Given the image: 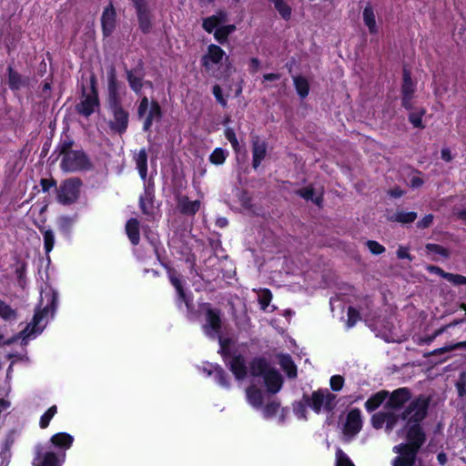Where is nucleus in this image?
Wrapping results in <instances>:
<instances>
[{"label": "nucleus", "instance_id": "nucleus-6", "mask_svg": "<svg viewBox=\"0 0 466 466\" xmlns=\"http://www.w3.org/2000/svg\"><path fill=\"white\" fill-rule=\"evenodd\" d=\"M72 142H63L60 146V154L63 156L60 167L65 172H76L90 167V162L82 150H72Z\"/></svg>", "mask_w": 466, "mask_h": 466}, {"label": "nucleus", "instance_id": "nucleus-60", "mask_svg": "<svg viewBox=\"0 0 466 466\" xmlns=\"http://www.w3.org/2000/svg\"><path fill=\"white\" fill-rule=\"evenodd\" d=\"M260 66V62L258 58H251L249 61V71L251 73H256Z\"/></svg>", "mask_w": 466, "mask_h": 466}, {"label": "nucleus", "instance_id": "nucleus-34", "mask_svg": "<svg viewBox=\"0 0 466 466\" xmlns=\"http://www.w3.org/2000/svg\"><path fill=\"white\" fill-rule=\"evenodd\" d=\"M298 195L303 198L306 200H311L318 206H320L322 201L321 194L315 197L314 189L310 187H303L297 191Z\"/></svg>", "mask_w": 466, "mask_h": 466}, {"label": "nucleus", "instance_id": "nucleus-50", "mask_svg": "<svg viewBox=\"0 0 466 466\" xmlns=\"http://www.w3.org/2000/svg\"><path fill=\"white\" fill-rule=\"evenodd\" d=\"M360 319L359 312L352 307H350L348 309V321L347 325L349 328H351L355 325V323Z\"/></svg>", "mask_w": 466, "mask_h": 466}, {"label": "nucleus", "instance_id": "nucleus-42", "mask_svg": "<svg viewBox=\"0 0 466 466\" xmlns=\"http://www.w3.org/2000/svg\"><path fill=\"white\" fill-rule=\"evenodd\" d=\"M56 413V406L50 407L40 418L39 425L42 429H46L48 425L52 418Z\"/></svg>", "mask_w": 466, "mask_h": 466}, {"label": "nucleus", "instance_id": "nucleus-64", "mask_svg": "<svg viewBox=\"0 0 466 466\" xmlns=\"http://www.w3.org/2000/svg\"><path fill=\"white\" fill-rule=\"evenodd\" d=\"M144 233H145V236L149 239L150 244L155 247L156 243L157 241V237L154 234L147 233V230H145Z\"/></svg>", "mask_w": 466, "mask_h": 466}, {"label": "nucleus", "instance_id": "nucleus-45", "mask_svg": "<svg viewBox=\"0 0 466 466\" xmlns=\"http://www.w3.org/2000/svg\"><path fill=\"white\" fill-rule=\"evenodd\" d=\"M225 137L231 144L233 149L238 152L240 149L239 143L238 141L237 136L232 128H227L225 130Z\"/></svg>", "mask_w": 466, "mask_h": 466}, {"label": "nucleus", "instance_id": "nucleus-35", "mask_svg": "<svg viewBox=\"0 0 466 466\" xmlns=\"http://www.w3.org/2000/svg\"><path fill=\"white\" fill-rule=\"evenodd\" d=\"M16 311L0 299V318L5 321H12L16 319Z\"/></svg>", "mask_w": 466, "mask_h": 466}, {"label": "nucleus", "instance_id": "nucleus-5", "mask_svg": "<svg viewBox=\"0 0 466 466\" xmlns=\"http://www.w3.org/2000/svg\"><path fill=\"white\" fill-rule=\"evenodd\" d=\"M56 299V292L50 289L41 292L40 309L35 311L32 322L27 324L19 333V338L25 344L44 330L48 315L50 314L51 317L54 315Z\"/></svg>", "mask_w": 466, "mask_h": 466}, {"label": "nucleus", "instance_id": "nucleus-20", "mask_svg": "<svg viewBox=\"0 0 466 466\" xmlns=\"http://www.w3.org/2000/svg\"><path fill=\"white\" fill-rule=\"evenodd\" d=\"M139 207L142 212L147 216H153L155 213L154 207V192L153 189L147 186L145 188L143 195H141L139 199Z\"/></svg>", "mask_w": 466, "mask_h": 466}, {"label": "nucleus", "instance_id": "nucleus-51", "mask_svg": "<svg viewBox=\"0 0 466 466\" xmlns=\"http://www.w3.org/2000/svg\"><path fill=\"white\" fill-rule=\"evenodd\" d=\"M21 85V79L18 74L9 68V86L13 89L19 88Z\"/></svg>", "mask_w": 466, "mask_h": 466}, {"label": "nucleus", "instance_id": "nucleus-13", "mask_svg": "<svg viewBox=\"0 0 466 466\" xmlns=\"http://www.w3.org/2000/svg\"><path fill=\"white\" fill-rule=\"evenodd\" d=\"M168 277H169L170 282L172 283V285L174 286V288L177 290V306L181 307L182 304H185V307L187 308V311H191L192 310L191 299H190L189 296H187L186 294L185 290L183 289L181 280L177 277V273L174 270L170 269V270H168Z\"/></svg>", "mask_w": 466, "mask_h": 466}, {"label": "nucleus", "instance_id": "nucleus-29", "mask_svg": "<svg viewBox=\"0 0 466 466\" xmlns=\"http://www.w3.org/2000/svg\"><path fill=\"white\" fill-rule=\"evenodd\" d=\"M271 299H272V294L269 289H259L258 291V303H259L262 310H264V311H273L274 310V309H275L274 307L269 309V303H270Z\"/></svg>", "mask_w": 466, "mask_h": 466}, {"label": "nucleus", "instance_id": "nucleus-57", "mask_svg": "<svg viewBox=\"0 0 466 466\" xmlns=\"http://www.w3.org/2000/svg\"><path fill=\"white\" fill-rule=\"evenodd\" d=\"M397 257L400 259L407 258L410 261L412 260V257L410 256V254L409 252V248H406V247H402V246L398 248V250H397Z\"/></svg>", "mask_w": 466, "mask_h": 466}, {"label": "nucleus", "instance_id": "nucleus-56", "mask_svg": "<svg viewBox=\"0 0 466 466\" xmlns=\"http://www.w3.org/2000/svg\"><path fill=\"white\" fill-rule=\"evenodd\" d=\"M433 221V216L431 214L423 217L417 224L418 228H425L431 225Z\"/></svg>", "mask_w": 466, "mask_h": 466}, {"label": "nucleus", "instance_id": "nucleus-2", "mask_svg": "<svg viewBox=\"0 0 466 466\" xmlns=\"http://www.w3.org/2000/svg\"><path fill=\"white\" fill-rule=\"evenodd\" d=\"M202 311L205 315V323L203 324L204 333L210 339H218L219 342V353L227 362L230 370L237 380H243L247 376V368L245 360L240 355L230 356L229 347L231 339L220 336L221 319L220 312L212 309L209 304L202 306Z\"/></svg>", "mask_w": 466, "mask_h": 466}, {"label": "nucleus", "instance_id": "nucleus-30", "mask_svg": "<svg viewBox=\"0 0 466 466\" xmlns=\"http://www.w3.org/2000/svg\"><path fill=\"white\" fill-rule=\"evenodd\" d=\"M388 392L381 390L372 397H370L366 402L365 407L369 411L375 410L387 398Z\"/></svg>", "mask_w": 466, "mask_h": 466}, {"label": "nucleus", "instance_id": "nucleus-40", "mask_svg": "<svg viewBox=\"0 0 466 466\" xmlns=\"http://www.w3.org/2000/svg\"><path fill=\"white\" fill-rule=\"evenodd\" d=\"M336 466H355L349 456L339 448L336 451Z\"/></svg>", "mask_w": 466, "mask_h": 466}, {"label": "nucleus", "instance_id": "nucleus-7", "mask_svg": "<svg viewBox=\"0 0 466 466\" xmlns=\"http://www.w3.org/2000/svg\"><path fill=\"white\" fill-rule=\"evenodd\" d=\"M228 14L218 10L216 14L203 19L202 27L208 33H213L214 38L220 44H225L230 34L236 31L235 25H224Z\"/></svg>", "mask_w": 466, "mask_h": 466}, {"label": "nucleus", "instance_id": "nucleus-38", "mask_svg": "<svg viewBox=\"0 0 466 466\" xmlns=\"http://www.w3.org/2000/svg\"><path fill=\"white\" fill-rule=\"evenodd\" d=\"M274 4L275 8L278 10L279 15L286 20L289 19L291 15L290 7L283 0H271Z\"/></svg>", "mask_w": 466, "mask_h": 466}, {"label": "nucleus", "instance_id": "nucleus-39", "mask_svg": "<svg viewBox=\"0 0 466 466\" xmlns=\"http://www.w3.org/2000/svg\"><path fill=\"white\" fill-rule=\"evenodd\" d=\"M279 403L277 401H271L268 402L263 409H262V414L264 418L270 419L273 416L277 415V413L279 410Z\"/></svg>", "mask_w": 466, "mask_h": 466}, {"label": "nucleus", "instance_id": "nucleus-11", "mask_svg": "<svg viewBox=\"0 0 466 466\" xmlns=\"http://www.w3.org/2000/svg\"><path fill=\"white\" fill-rule=\"evenodd\" d=\"M110 111L113 116V119L110 120L109 126L111 129L123 133L126 131L128 123V115L127 113L121 107L119 102L111 103L110 104Z\"/></svg>", "mask_w": 466, "mask_h": 466}, {"label": "nucleus", "instance_id": "nucleus-19", "mask_svg": "<svg viewBox=\"0 0 466 466\" xmlns=\"http://www.w3.org/2000/svg\"><path fill=\"white\" fill-rule=\"evenodd\" d=\"M116 11L112 5H109L103 12L101 17L102 28L105 35H110L116 27Z\"/></svg>", "mask_w": 466, "mask_h": 466}, {"label": "nucleus", "instance_id": "nucleus-58", "mask_svg": "<svg viewBox=\"0 0 466 466\" xmlns=\"http://www.w3.org/2000/svg\"><path fill=\"white\" fill-rule=\"evenodd\" d=\"M423 184V180L422 178L418 176V175H414L411 178H410V186L413 188H418L420 187H421Z\"/></svg>", "mask_w": 466, "mask_h": 466}, {"label": "nucleus", "instance_id": "nucleus-53", "mask_svg": "<svg viewBox=\"0 0 466 466\" xmlns=\"http://www.w3.org/2000/svg\"><path fill=\"white\" fill-rule=\"evenodd\" d=\"M200 207L199 201H189L183 205V211L187 214H195Z\"/></svg>", "mask_w": 466, "mask_h": 466}, {"label": "nucleus", "instance_id": "nucleus-18", "mask_svg": "<svg viewBox=\"0 0 466 466\" xmlns=\"http://www.w3.org/2000/svg\"><path fill=\"white\" fill-rule=\"evenodd\" d=\"M410 399V390L406 388H400L391 393L388 400L387 406L397 410L401 408Z\"/></svg>", "mask_w": 466, "mask_h": 466}, {"label": "nucleus", "instance_id": "nucleus-27", "mask_svg": "<svg viewBox=\"0 0 466 466\" xmlns=\"http://www.w3.org/2000/svg\"><path fill=\"white\" fill-rule=\"evenodd\" d=\"M279 365L284 371H286L287 375L290 378H295L297 376V368L289 355H280Z\"/></svg>", "mask_w": 466, "mask_h": 466}, {"label": "nucleus", "instance_id": "nucleus-32", "mask_svg": "<svg viewBox=\"0 0 466 466\" xmlns=\"http://www.w3.org/2000/svg\"><path fill=\"white\" fill-rule=\"evenodd\" d=\"M127 81H128V84H129L131 89L134 92H136L137 94H138L141 91V89L144 86V85L151 86L150 83L144 82L143 79L140 76L135 75L131 71L127 72Z\"/></svg>", "mask_w": 466, "mask_h": 466}, {"label": "nucleus", "instance_id": "nucleus-24", "mask_svg": "<svg viewBox=\"0 0 466 466\" xmlns=\"http://www.w3.org/2000/svg\"><path fill=\"white\" fill-rule=\"evenodd\" d=\"M161 117V108L157 102L152 101L150 103V108L145 116L143 125L144 130L147 131L155 120H159Z\"/></svg>", "mask_w": 466, "mask_h": 466}, {"label": "nucleus", "instance_id": "nucleus-17", "mask_svg": "<svg viewBox=\"0 0 466 466\" xmlns=\"http://www.w3.org/2000/svg\"><path fill=\"white\" fill-rule=\"evenodd\" d=\"M252 166L254 168H258L267 155L266 141L260 139L258 137H254L252 138Z\"/></svg>", "mask_w": 466, "mask_h": 466}, {"label": "nucleus", "instance_id": "nucleus-25", "mask_svg": "<svg viewBox=\"0 0 466 466\" xmlns=\"http://www.w3.org/2000/svg\"><path fill=\"white\" fill-rule=\"evenodd\" d=\"M118 89L119 86L116 76V70L114 67L110 68L108 72V92H109V104L117 103L118 101Z\"/></svg>", "mask_w": 466, "mask_h": 466}, {"label": "nucleus", "instance_id": "nucleus-3", "mask_svg": "<svg viewBox=\"0 0 466 466\" xmlns=\"http://www.w3.org/2000/svg\"><path fill=\"white\" fill-rule=\"evenodd\" d=\"M249 375L251 377V386L246 391L247 400L252 407L260 409L263 402V394L260 390L257 389V384L264 382L268 391L276 393L282 387V378L277 370L271 369L261 359L254 360L251 362Z\"/></svg>", "mask_w": 466, "mask_h": 466}, {"label": "nucleus", "instance_id": "nucleus-21", "mask_svg": "<svg viewBox=\"0 0 466 466\" xmlns=\"http://www.w3.org/2000/svg\"><path fill=\"white\" fill-rule=\"evenodd\" d=\"M399 418L391 412H380L373 416L372 422L375 428H381L384 424L387 430H391Z\"/></svg>", "mask_w": 466, "mask_h": 466}, {"label": "nucleus", "instance_id": "nucleus-44", "mask_svg": "<svg viewBox=\"0 0 466 466\" xmlns=\"http://www.w3.org/2000/svg\"><path fill=\"white\" fill-rule=\"evenodd\" d=\"M425 114V110L421 109L419 112L410 113L409 116L410 122L413 125L414 127L422 128V116Z\"/></svg>", "mask_w": 466, "mask_h": 466}, {"label": "nucleus", "instance_id": "nucleus-14", "mask_svg": "<svg viewBox=\"0 0 466 466\" xmlns=\"http://www.w3.org/2000/svg\"><path fill=\"white\" fill-rule=\"evenodd\" d=\"M415 92V85L411 80L410 74L408 70H403V84L401 87V93H402V106L407 108L410 109L411 100L413 97V94Z\"/></svg>", "mask_w": 466, "mask_h": 466}, {"label": "nucleus", "instance_id": "nucleus-8", "mask_svg": "<svg viewBox=\"0 0 466 466\" xmlns=\"http://www.w3.org/2000/svg\"><path fill=\"white\" fill-rule=\"evenodd\" d=\"M308 406L316 413H329L337 405L336 395L328 389L315 390L310 396L304 397Z\"/></svg>", "mask_w": 466, "mask_h": 466}, {"label": "nucleus", "instance_id": "nucleus-4", "mask_svg": "<svg viewBox=\"0 0 466 466\" xmlns=\"http://www.w3.org/2000/svg\"><path fill=\"white\" fill-rule=\"evenodd\" d=\"M73 441V436L66 432L53 435L47 444L36 447L33 466H62L66 451L72 446Z\"/></svg>", "mask_w": 466, "mask_h": 466}, {"label": "nucleus", "instance_id": "nucleus-23", "mask_svg": "<svg viewBox=\"0 0 466 466\" xmlns=\"http://www.w3.org/2000/svg\"><path fill=\"white\" fill-rule=\"evenodd\" d=\"M204 371L208 376H214L215 380L222 387L228 388L229 384L227 380V375L223 369L217 364H209L208 368H205Z\"/></svg>", "mask_w": 466, "mask_h": 466}, {"label": "nucleus", "instance_id": "nucleus-43", "mask_svg": "<svg viewBox=\"0 0 466 466\" xmlns=\"http://www.w3.org/2000/svg\"><path fill=\"white\" fill-rule=\"evenodd\" d=\"M45 250L48 254L54 248L55 236L52 230L45 229L43 231Z\"/></svg>", "mask_w": 466, "mask_h": 466}, {"label": "nucleus", "instance_id": "nucleus-48", "mask_svg": "<svg viewBox=\"0 0 466 466\" xmlns=\"http://www.w3.org/2000/svg\"><path fill=\"white\" fill-rule=\"evenodd\" d=\"M366 245L369 250L374 255H380L385 251V248L377 241L369 240Z\"/></svg>", "mask_w": 466, "mask_h": 466}, {"label": "nucleus", "instance_id": "nucleus-63", "mask_svg": "<svg viewBox=\"0 0 466 466\" xmlns=\"http://www.w3.org/2000/svg\"><path fill=\"white\" fill-rule=\"evenodd\" d=\"M41 186H42V188L44 191H47L49 190L50 187H52L53 186H55V183L47 180V179H42L41 180Z\"/></svg>", "mask_w": 466, "mask_h": 466}, {"label": "nucleus", "instance_id": "nucleus-46", "mask_svg": "<svg viewBox=\"0 0 466 466\" xmlns=\"http://www.w3.org/2000/svg\"><path fill=\"white\" fill-rule=\"evenodd\" d=\"M445 279L456 286L466 285V277L462 275L447 273Z\"/></svg>", "mask_w": 466, "mask_h": 466}, {"label": "nucleus", "instance_id": "nucleus-62", "mask_svg": "<svg viewBox=\"0 0 466 466\" xmlns=\"http://www.w3.org/2000/svg\"><path fill=\"white\" fill-rule=\"evenodd\" d=\"M279 77H280V76L279 74H273V73L265 74L263 76V79L265 81H275V80H279Z\"/></svg>", "mask_w": 466, "mask_h": 466}, {"label": "nucleus", "instance_id": "nucleus-22", "mask_svg": "<svg viewBox=\"0 0 466 466\" xmlns=\"http://www.w3.org/2000/svg\"><path fill=\"white\" fill-rule=\"evenodd\" d=\"M362 18L364 25L368 27L370 35H377L379 27L376 22V14L374 8L368 4L362 12Z\"/></svg>", "mask_w": 466, "mask_h": 466}, {"label": "nucleus", "instance_id": "nucleus-16", "mask_svg": "<svg viewBox=\"0 0 466 466\" xmlns=\"http://www.w3.org/2000/svg\"><path fill=\"white\" fill-rule=\"evenodd\" d=\"M98 106V98L95 92L86 95L83 97L80 103L76 106V110L79 114L89 116L95 112Z\"/></svg>", "mask_w": 466, "mask_h": 466}, {"label": "nucleus", "instance_id": "nucleus-52", "mask_svg": "<svg viewBox=\"0 0 466 466\" xmlns=\"http://www.w3.org/2000/svg\"><path fill=\"white\" fill-rule=\"evenodd\" d=\"M458 393L461 397L466 394V373L462 372L460 375V380L456 383Z\"/></svg>", "mask_w": 466, "mask_h": 466}, {"label": "nucleus", "instance_id": "nucleus-33", "mask_svg": "<svg viewBox=\"0 0 466 466\" xmlns=\"http://www.w3.org/2000/svg\"><path fill=\"white\" fill-rule=\"evenodd\" d=\"M295 88L297 93L301 98L306 97L309 95V82L305 77L294 76L293 77Z\"/></svg>", "mask_w": 466, "mask_h": 466}, {"label": "nucleus", "instance_id": "nucleus-26", "mask_svg": "<svg viewBox=\"0 0 466 466\" xmlns=\"http://www.w3.org/2000/svg\"><path fill=\"white\" fill-rule=\"evenodd\" d=\"M127 235L133 245L139 243V223L136 218H130L126 224Z\"/></svg>", "mask_w": 466, "mask_h": 466}, {"label": "nucleus", "instance_id": "nucleus-47", "mask_svg": "<svg viewBox=\"0 0 466 466\" xmlns=\"http://www.w3.org/2000/svg\"><path fill=\"white\" fill-rule=\"evenodd\" d=\"M330 388L334 391H339L342 389L344 385V379L340 375H334L329 380Z\"/></svg>", "mask_w": 466, "mask_h": 466}, {"label": "nucleus", "instance_id": "nucleus-41", "mask_svg": "<svg viewBox=\"0 0 466 466\" xmlns=\"http://www.w3.org/2000/svg\"><path fill=\"white\" fill-rule=\"evenodd\" d=\"M307 401L304 399V402L299 401L293 404V411L298 419L299 420H306L307 416Z\"/></svg>", "mask_w": 466, "mask_h": 466}, {"label": "nucleus", "instance_id": "nucleus-49", "mask_svg": "<svg viewBox=\"0 0 466 466\" xmlns=\"http://www.w3.org/2000/svg\"><path fill=\"white\" fill-rule=\"evenodd\" d=\"M150 108V104L147 96H144L137 108V115L139 117H145Z\"/></svg>", "mask_w": 466, "mask_h": 466}, {"label": "nucleus", "instance_id": "nucleus-31", "mask_svg": "<svg viewBox=\"0 0 466 466\" xmlns=\"http://www.w3.org/2000/svg\"><path fill=\"white\" fill-rule=\"evenodd\" d=\"M416 218H417L416 212H413V211L406 212L403 210H400V211H397L396 213H394L390 217V219L393 221L401 223V224H406V223L413 222L416 219Z\"/></svg>", "mask_w": 466, "mask_h": 466}, {"label": "nucleus", "instance_id": "nucleus-54", "mask_svg": "<svg viewBox=\"0 0 466 466\" xmlns=\"http://www.w3.org/2000/svg\"><path fill=\"white\" fill-rule=\"evenodd\" d=\"M213 95L216 100L222 106H227V99L222 95V89L219 86L216 85L213 86Z\"/></svg>", "mask_w": 466, "mask_h": 466}, {"label": "nucleus", "instance_id": "nucleus-1", "mask_svg": "<svg viewBox=\"0 0 466 466\" xmlns=\"http://www.w3.org/2000/svg\"><path fill=\"white\" fill-rule=\"evenodd\" d=\"M429 407V399L420 396L413 400L401 414V420L405 422L408 443L400 444L393 448L398 453L392 466H401V461L410 465L414 461V456L424 441V434L420 422L425 418Z\"/></svg>", "mask_w": 466, "mask_h": 466}, {"label": "nucleus", "instance_id": "nucleus-61", "mask_svg": "<svg viewBox=\"0 0 466 466\" xmlns=\"http://www.w3.org/2000/svg\"><path fill=\"white\" fill-rule=\"evenodd\" d=\"M441 158L446 162H450L452 159L450 149L443 148L441 150Z\"/></svg>", "mask_w": 466, "mask_h": 466}, {"label": "nucleus", "instance_id": "nucleus-36", "mask_svg": "<svg viewBox=\"0 0 466 466\" xmlns=\"http://www.w3.org/2000/svg\"><path fill=\"white\" fill-rule=\"evenodd\" d=\"M228 156V152L221 147H217L209 156V161L214 165H222Z\"/></svg>", "mask_w": 466, "mask_h": 466}, {"label": "nucleus", "instance_id": "nucleus-28", "mask_svg": "<svg viewBox=\"0 0 466 466\" xmlns=\"http://www.w3.org/2000/svg\"><path fill=\"white\" fill-rule=\"evenodd\" d=\"M136 164L141 178L145 180L147 175V156L145 149H141L138 152L136 157Z\"/></svg>", "mask_w": 466, "mask_h": 466}, {"label": "nucleus", "instance_id": "nucleus-37", "mask_svg": "<svg viewBox=\"0 0 466 466\" xmlns=\"http://www.w3.org/2000/svg\"><path fill=\"white\" fill-rule=\"evenodd\" d=\"M426 250L429 254L438 255L441 258H448L450 257L449 249L438 244L429 243L426 245Z\"/></svg>", "mask_w": 466, "mask_h": 466}, {"label": "nucleus", "instance_id": "nucleus-9", "mask_svg": "<svg viewBox=\"0 0 466 466\" xmlns=\"http://www.w3.org/2000/svg\"><path fill=\"white\" fill-rule=\"evenodd\" d=\"M79 181L77 179L66 180L59 187L57 198L64 205L75 202L79 194Z\"/></svg>", "mask_w": 466, "mask_h": 466}, {"label": "nucleus", "instance_id": "nucleus-55", "mask_svg": "<svg viewBox=\"0 0 466 466\" xmlns=\"http://www.w3.org/2000/svg\"><path fill=\"white\" fill-rule=\"evenodd\" d=\"M456 349H466V341H461V342H458V343L450 345L448 347L441 348V349L437 350L436 352L441 353V352L453 350Z\"/></svg>", "mask_w": 466, "mask_h": 466}, {"label": "nucleus", "instance_id": "nucleus-12", "mask_svg": "<svg viewBox=\"0 0 466 466\" xmlns=\"http://www.w3.org/2000/svg\"><path fill=\"white\" fill-rule=\"evenodd\" d=\"M137 15L139 28L147 33L151 29V15L146 0H131Z\"/></svg>", "mask_w": 466, "mask_h": 466}, {"label": "nucleus", "instance_id": "nucleus-10", "mask_svg": "<svg viewBox=\"0 0 466 466\" xmlns=\"http://www.w3.org/2000/svg\"><path fill=\"white\" fill-rule=\"evenodd\" d=\"M362 427V420L360 410H351L346 418L343 426V434L347 441L359 433Z\"/></svg>", "mask_w": 466, "mask_h": 466}, {"label": "nucleus", "instance_id": "nucleus-15", "mask_svg": "<svg viewBox=\"0 0 466 466\" xmlns=\"http://www.w3.org/2000/svg\"><path fill=\"white\" fill-rule=\"evenodd\" d=\"M224 56L225 52L220 46L210 45L208 48V53L202 58L203 66L207 70H211L214 66L221 62Z\"/></svg>", "mask_w": 466, "mask_h": 466}, {"label": "nucleus", "instance_id": "nucleus-59", "mask_svg": "<svg viewBox=\"0 0 466 466\" xmlns=\"http://www.w3.org/2000/svg\"><path fill=\"white\" fill-rule=\"evenodd\" d=\"M427 270L431 273L437 274L443 279H445V275H447V272H445L444 270H442L441 268H439L437 266H428Z\"/></svg>", "mask_w": 466, "mask_h": 466}]
</instances>
